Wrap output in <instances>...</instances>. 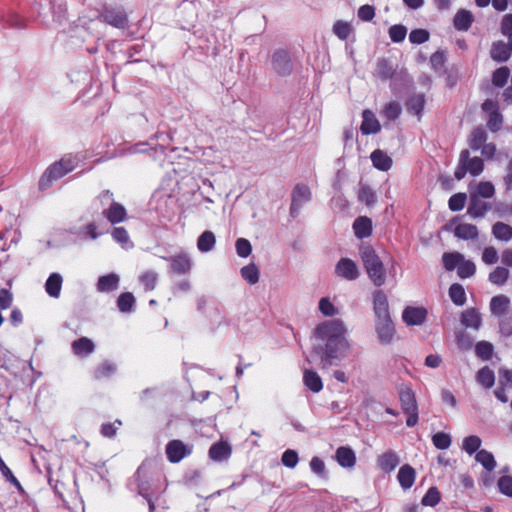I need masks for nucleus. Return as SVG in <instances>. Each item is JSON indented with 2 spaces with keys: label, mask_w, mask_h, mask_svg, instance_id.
<instances>
[{
  "label": "nucleus",
  "mask_w": 512,
  "mask_h": 512,
  "mask_svg": "<svg viewBox=\"0 0 512 512\" xmlns=\"http://www.w3.org/2000/svg\"><path fill=\"white\" fill-rule=\"evenodd\" d=\"M116 371V364L109 360H105L94 369L93 378L96 380L110 378Z\"/></svg>",
  "instance_id": "e433bc0d"
},
{
  "label": "nucleus",
  "mask_w": 512,
  "mask_h": 512,
  "mask_svg": "<svg viewBox=\"0 0 512 512\" xmlns=\"http://www.w3.org/2000/svg\"><path fill=\"white\" fill-rule=\"evenodd\" d=\"M509 278V270L505 267L498 266L489 274V281L497 286H502Z\"/></svg>",
  "instance_id": "09e8293b"
},
{
  "label": "nucleus",
  "mask_w": 512,
  "mask_h": 512,
  "mask_svg": "<svg viewBox=\"0 0 512 512\" xmlns=\"http://www.w3.org/2000/svg\"><path fill=\"white\" fill-rule=\"evenodd\" d=\"M476 381L485 389L492 388L495 384L494 371L488 366L482 367L476 374Z\"/></svg>",
  "instance_id": "4c0bfd02"
},
{
  "label": "nucleus",
  "mask_w": 512,
  "mask_h": 512,
  "mask_svg": "<svg viewBox=\"0 0 512 512\" xmlns=\"http://www.w3.org/2000/svg\"><path fill=\"white\" fill-rule=\"evenodd\" d=\"M0 23L3 27L14 29H24L27 26L26 19L21 17L12 7L1 12Z\"/></svg>",
  "instance_id": "4468645a"
},
{
  "label": "nucleus",
  "mask_w": 512,
  "mask_h": 512,
  "mask_svg": "<svg viewBox=\"0 0 512 512\" xmlns=\"http://www.w3.org/2000/svg\"><path fill=\"white\" fill-rule=\"evenodd\" d=\"M216 244V236L210 231L206 230L200 234L197 239V248L202 253H208L212 251Z\"/></svg>",
  "instance_id": "72a5a7b5"
},
{
  "label": "nucleus",
  "mask_w": 512,
  "mask_h": 512,
  "mask_svg": "<svg viewBox=\"0 0 512 512\" xmlns=\"http://www.w3.org/2000/svg\"><path fill=\"white\" fill-rule=\"evenodd\" d=\"M303 380L305 386L314 393L320 392L323 388L322 379L315 371L305 370Z\"/></svg>",
  "instance_id": "58836bf2"
},
{
  "label": "nucleus",
  "mask_w": 512,
  "mask_h": 512,
  "mask_svg": "<svg viewBox=\"0 0 512 512\" xmlns=\"http://www.w3.org/2000/svg\"><path fill=\"white\" fill-rule=\"evenodd\" d=\"M346 334L343 322L338 319L324 321L316 327L313 353L323 366L335 365L346 357L350 348Z\"/></svg>",
  "instance_id": "f257e3e1"
},
{
  "label": "nucleus",
  "mask_w": 512,
  "mask_h": 512,
  "mask_svg": "<svg viewBox=\"0 0 512 512\" xmlns=\"http://www.w3.org/2000/svg\"><path fill=\"white\" fill-rule=\"evenodd\" d=\"M373 166L380 171H388L392 166V159L380 149L374 150L370 155Z\"/></svg>",
  "instance_id": "7c9ffc66"
},
{
  "label": "nucleus",
  "mask_w": 512,
  "mask_h": 512,
  "mask_svg": "<svg viewBox=\"0 0 512 512\" xmlns=\"http://www.w3.org/2000/svg\"><path fill=\"white\" fill-rule=\"evenodd\" d=\"M311 200V191L307 185L297 184L292 191L290 216L298 217L302 207Z\"/></svg>",
  "instance_id": "423d86ee"
},
{
  "label": "nucleus",
  "mask_w": 512,
  "mask_h": 512,
  "mask_svg": "<svg viewBox=\"0 0 512 512\" xmlns=\"http://www.w3.org/2000/svg\"><path fill=\"white\" fill-rule=\"evenodd\" d=\"M112 238L115 242L119 243L123 248L132 247L127 230L124 227H115L111 232Z\"/></svg>",
  "instance_id": "5fc2aeb1"
},
{
  "label": "nucleus",
  "mask_w": 512,
  "mask_h": 512,
  "mask_svg": "<svg viewBox=\"0 0 512 512\" xmlns=\"http://www.w3.org/2000/svg\"><path fill=\"white\" fill-rule=\"evenodd\" d=\"M476 272V266L474 262L471 260H461L458 268H457V275L461 279H466L472 277Z\"/></svg>",
  "instance_id": "13d9d810"
},
{
  "label": "nucleus",
  "mask_w": 512,
  "mask_h": 512,
  "mask_svg": "<svg viewBox=\"0 0 512 512\" xmlns=\"http://www.w3.org/2000/svg\"><path fill=\"white\" fill-rule=\"evenodd\" d=\"M479 235L478 229L473 224H459L454 229V236L463 240H473Z\"/></svg>",
  "instance_id": "c9c22d12"
},
{
  "label": "nucleus",
  "mask_w": 512,
  "mask_h": 512,
  "mask_svg": "<svg viewBox=\"0 0 512 512\" xmlns=\"http://www.w3.org/2000/svg\"><path fill=\"white\" fill-rule=\"evenodd\" d=\"M395 68L391 61L387 58H380L377 61L375 75L382 81H387L393 78Z\"/></svg>",
  "instance_id": "c756f323"
},
{
  "label": "nucleus",
  "mask_w": 512,
  "mask_h": 512,
  "mask_svg": "<svg viewBox=\"0 0 512 512\" xmlns=\"http://www.w3.org/2000/svg\"><path fill=\"white\" fill-rule=\"evenodd\" d=\"M482 441L476 435H470L464 438L462 449L469 455H473L480 450Z\"/></svg>",
  "instance_id": "864d4df0"
},
{
  "label": "nucleus",
  "mask_w": 512,
  "mask_h": 512,
  "mask_svg": "<svg viewBox=\"0 0 512 512\" xmlns=\"http://www.w3.org/2000/svg\"><path fill=\"white\" fill-rule=\"evenodd\" d=\"M510 76V69L507 66L497 68L492 74V84L497 88H502L507 83Z\"/></svg>",
  "instance_id": "8fccbe9b"
},
{
  "label": "nucleus",
  "mask_w": 512,
  "mask_h": 512,
  "mask_svg": "<svg viewBox=\"0 0 512 512\" xmlns=\"http://www.w3.org/2000/svg\"><path fill=\"white\" fill-rule=\"evenodd\" d=\"M373 311L375 321L392 319L389 311L387 295L383 290H375L373 293Z\"/></svg>",
  "instance_id": "1a4fd4ad"
},
{
  "label": "nucleus",
  "mask_w": 512,
  "mask_h": 512,
  "mask_svg": "<svg viewBox=\"0 0 512 512\" xmlns=\"http://www.w3.org/2000/svg\"><path fill=\"white\" fill-rule=\"evenodd\" d=\"M448 295L456 306H463L466 303L467 297L464 287L459 283L450 285Z\"/></svg>",
  "instance_id": "79ce46f5"
},
{
  "label": "nucleus",
  "mask_w": 512,
  "mask_h": 512,
  "mask_svg": "<svg viewBox=\"0 0 512 512\" xmlns=\"http://www.w3.org/2000/svg\"><path fill=\"white\" fill-rule=\"evenodd\" d=\"M142 475L143 469L142 467H139L134 474L138 494L143 498L156 497V492L154 491L152 484L148 480H144Z\"/></svg>",
  "instance_id": "cd10ccee"
},
{
  "label": "nucleus",
  "mask_w": 512,
  "mask_h": 512,
  "mask_svg": "<svg viewBox=\"0 0 512 512\" xmlns=\"http://www.w3.org/2000/svg\"><path fill=\"white\" fill-rule=\"evenodd\" d=\"M192 453V446L185 444L181 440H171L166 445L167 459L171 463H178Z\"/></svg>",
  "instance_id": "6e6552de"
},
{
  "label": "nucleus",
  "mask_w": 512,
  "mask_h": 512,
  "mask_svg": "<svg viewBox=\"0 0 512 512\" xmlns=\"http://www.w3.org/2000/svg\"><path fill=\"white\" fill-rule=\"evenodd\" d=\"M337 463L343 468H352L356 464V454L349 446H340L335 453Z\"/></svg>",
  "instance_id": "aec40b11"
},
{
  "label": "nucleus",
  "mask_w": 512,
  "mask_h": 512,
  "mask_svg": "<svg viewBox=\"0 0 512 512\" xmlns=\"http://www.w3.org/2000/svg\"><path fill=\"white\" fill-rule=\"evenodd\" d=\"M119 284L120 276L117 273L111 272L98 278L96 290L99 293H111L119 288Z\"/></svg>",
  "instance_id": "a211bd4d"
},
{
  "label": "nucleus",
  "mask_w": 512,
  "mask_h": 512,
  "mask_svg": "<svg viewBox=\"0 0 512 512\" xmlns=\"http://www.w3.org/2000/svg\"><path fill=\"white\" fill-rule=\"evenodd\" d=\"M231 455V447L226 442L214 443L209 449V457L217 462L227 460Z\"/></svg>",
  "instance_id": "c85d7f7f"
},
{
  "label": "nucleus",
  "mask_w": 512,
  "mask_h": 512,
  "mask_svg": "<svg viewBox=\"0 0 512 512\" xmlns=\"http://www.w3.org/2000/svg\"><path fill=\"white\" fill-rule=\"evenodd\" d=\"M441 501V494L437 487L431 486L421 499V504L426 507H435Z\"/></svg>",
  "instance_id": "3c124183"
},
{
  "label": "nucleus",
  "mask_w": 512,
  "mask_h": 512,
  "mask_svg": "<svg viewBox=\"0 0 512 512\" xmlns=\"http://www.w3.org/2000/svg\"><path fill=\"white\" fill-rule=\"evenodd\" d=\"M170 262V270L178 275L189 274L192 269V259L186 252L164 258Z\"/></svg>",
  "instance_id": "9d476101"
},
{
  "label": "nucleus",
  "mask_w": 512,
  "mask_h": 512,
  "mask_svg": "<svg viewBox=\"0 0 512 512\" xmlns=\"http://www.w3.org/2000/svg\"><path fill=\"white\" fill-rule=\"evenodd\" d=\"M375 331L378 341L382 345H389L396 333L395 324L392 319L375 321Z\"/></svg>",
  "instance_id": "f8f14e48"
},
{
  "label": "nucleus",
  "mask_w": 512,
  "mask_h": 512,
  "mask_svg": "<svg viewBox=\"0 0 512 512\" xmlns=\"http://www.w3.org/2000/svg\"><path fill=\"white\" fill-rule=\"evenodd\" d=\"M102 215L111 224L115 225L126 220L127 211L122 204L118 202H112L107 208L103 209Z\"/></svg>",
  "instance_id": "dca6fc26"
},
{
  "label": "nucleus",
  "mask_w": 512,
  "mask_h": 512,
  "mask_svg": "<svg viewBox=\"0 0 512 512\" xmlns=\"http://www.w3.org/2000/svg\"><path fill=\"white\" fill-rule=\"evenodd\" d=\"M475 353L480 359L489 361L493 357L494 346L491 342L485 340L479 341L475 345Z\"/></svg>",
  "instance_id": "a18cd8bd"
},
{
  "label": "nucleus",
  "mask_w": 512,
  "mask_h": 512,
  "mask_svg": "<svg viewBox=\"0 0 512 512\" xmlns=\"http://www.w3.org/2000/svg\"><path fill=\"white\" fill-rule=\"evenodd\" d=\"M503 125V115L500 111H493L491 115L488 116L487 120V128L492 132H498Z\"/></svg>",
  "instance_id": "0e129e2a"
},
{
  "label": "nucleus",
  "mask_w": 512,
  "mask_h": 512,
  "mask_svg": "<svg viewBox=\"0 0 512 512\" xmlns=\"http://www.w3.org/2000/svg\"><path fill=\"white\" fill-rule=\"evenodd\" d=\"M415 479L416 471L411 465L404 464L400 467L397 474V480L403 490L410 489L413 486Z\"/></svg>",
  "instance_id": "5701e85b"
},
{
  "label": "nucleus",
  "mask_w": 512,
  "mask_h": 512,
  "mask_svg": "<svg viewBox=\"0 0 512 512\" xmlns=\"http://www.w3.org/2000/svg\"><path fill=\"white\" fill-rule=\"evenodd\" d=\"M354 234L358 239L369 237L373 231L372 220L367 216H359L353 222Z\"/></svg>",
  "instance_id": "4be33fe9"
},
{
  "label": "nucleus",
  "mask_w": 512,
  "mask_h": 512,
  "mask_svg": "<svg viewBox=\"0 0 512 512\" xmlns=\"http://www.w3.org/2000/svg\"><path fill=\"white\" fill-rule=\"evenodd\" d=\"M158 280V274L154 271H146L139 277L140 283L143 285L145 291H152L155 289Z\"/></svg>",
  "instance_id": "bf43d9fd"
},
{
  "label": "nucleus",
  "mask_w": 512,
  "mask_h": 512,
  "mask_svg": "<svg viewBox=\"0 0 512 512\" xmlns=\"http://www.w3.org/2000/svg\"><path fill=\"white\" fill-rule=\"evenodd\" d=\"M473 22V14L464 8L459 9L453 18V26L457 31H468Z\"/></svg>",
  "instance_id": "b1692460"
},
{
  "label": "nucleus",
  "mask_w": 512,
  "mask_h": 512,
  "mask_svg": "<svg viewBox=\"0 0 512 512\" xmlns=\"http://www.w3.org/2000/svg\"><path fill=\"white\" fill-rule=\"evenodd\" d=\"M467 196L465 193H455L448 200V207L453 212L461 211L466 203Z\"/></svg>",
  "instance_id": "680f3d73"
},
{
  "label": "nucleus",
  "mask_w": 512,
  "mask_h": 512,
  "mask_svg": "<svg viewBox=\"0 0 512 512\" xmlns=\"http://www.w3.org/2000/svg\"><path fill=\"white\" fill-rule=\"evenodd\" d=\"M136 299L131 292L121 293L116 301L117 308L121 313H131L134 309Z\"/></svg>",
  "instance_id": "ea45409f"
},
{
  "label": "nucleus",
  "mask_w": 512,
  "mask_h": 512,
  "mask_svg": "<svg viewBox=\"0 0 512 512\" xmlns=\"http://www.w3.org/2000/svg\"><path fill=\"white\" fill-rule=\"evenodd\" d=\"M63 278L59 273H51L45 282L46 293L53 298L60 296Z\"/></svg>",
  "instance_id": "2f4dec72"
},
{
  "label": "nucleus",
  "mask_w": 512,
  "mask_h": 512,
  "mask_svg": "<svg viewBox=\"0 0 512 512\" xmlns=\"http://www.w3.org/2000/svg\"><path fill=\"white\" fill-rule=\"evenodd\" d=\"M487 140V133L484 130L483 127L478 126L473 129L471 132L470 140H469V146L472 150L477 151L479 150L482 145L485 144Z\"/></svg>",
  "instance_id": "c03bdc74"
},
{
  "label": "nucleus",
  "mask_w": 512,
  "mask_h": 512,
  "mask_svg": "<svg viewBox=\"0 0 512 512\" xmlns=\"http://www.w3.org/2000/svg\"><path fill=\"white\" fill-rule=\"evenodd\" d=\"M510 300L505 295H497L492 297L490 301V310L493 315L502 316L509 308Z\"/></svg>",
  "instance_id": "f704fd0d"
},
{
  "label": "nucleus",
  "mask_w": 512,
  "mask_h": 512,
  "mask_svg": "<svg viewBox=\"0 0 512 512\" xmlns=\"http://www.w3.org/2000/svg\"><path fill=\"white\" fill-rule=\"evenodd\" d=\"M461 323L465 328L479 330L482 325L480 312L476 308H469L462 312Z\"/></svg>",
  "instance_id": "a878e982"
},
{
  "label": "nucleus",
  "mask_w": 512,
  "mask_h": 512,
  "mask_svg": "<svg viewBox=\"0 0 512 512\" xmlns=\"http://www.w3.org/2000/svg\"><path fill=\"white\" fill-rule=\"evenodd\" d=\"M463 255L459 252H445L442 256L443 266L447 271H452L458 268Z\"/></svg>",
  "instance_id": "de8ad7c7"
},
{
  "label": "nucleus",
  "mask_w": 512,
  "mask_h": 512,
  "mask_svg": "<svg viewBox=\"0 0 512 512\" xmlns=\"http://www.w3.org/2000/svg\"><path fill=\"white\" fill-rule=\"evenodd\" d=\"M475 460L481 464L487 472L493 471L497 465L494 455L485 449H481L476 453Z\"/></svg>",
  "instance_id": "a19ab883"
},
{
  "label": "nucleus",
  "mask_w": 512,
  "mask_h": 512,
  "mask_svg": "<svg viewBox=\"0 0 512 512\" xmlns=\"http://www.w3.org/2000/svg\"><path fill=\"white\" fill-rule=\"evenodd\" d=\"M492 234L497 240L508 242L512 239V226L504 222H496L492 226Z\"/></svg>",
  "instance_id": "37998d69"
},
{
  "label": "nucleus",
  "mask_w": 512,
  "mask_h": 512,
  "mask_svg": "<svg viewBox=\"0 0 512 512\" xmlns=\"http://www.w3.org/2000/svg\"><path fill=\"white\" fill-rule=\"evenodd\" d=\"M365 271L376 287H381L386 282V269L375 249L371 245L362 244L359 249Z\"/></svg>",
  "instance_id": "f03ea898"
},
{
  "label": "nucleus",
  "mask_w": 512,
  "mask_h": 512,
  "mask_svg": "<svg viewBox=\"0 0 512 512\" xmlns=\"http://www.w3.org/2000/svg\"><path fill=\"white\" fill-rule=\"evenodd\" d=\"M352 32V26L349 22L337 20L333 25V33L340 39L346 40Z\"/></svg>",
  "instance_id": "6e6d98bb"
},
{
  "label": "nucleus",
  "mask_w": 512,
  "mask_h": 512,
  "mask_svg": "<svg viewBox=\"0 0 512 512\" xmlns=\"http://www.w3.org/2000/svg\"><path fill=\"white\" fill-rule=\"evenodd\" d=\"M389 37L394 43H401L407 35V28L402 24L392 25L388 30Z\"/></svg>",
  "instance_id": "052dcab7"
},
{
  "label": "nucleus",
  "mask_w": 512,
  "mask_h": 512,
  "mask_svg": "<svg viewBox=\"0 0 512 512\" xmlns=\"http://www.w3.org/2000/svg\"><path fill=\"white\" fill-rule=\"evenodd\" d=\"M425 102L424 94H414L410 96L406 102L408 112L416 115L420 119L424 111Z\"/></svg>",
  "instance_id": "473e14b6"
},
{
  "label": "nucleus",
  "mask_w": 512,
  "mask_h": 512,
  "mask_svg": "<svg viewBox=\"0 0 512 512\" xmlns=\"http://www.w3.org/2000/svg\"><path fill=\"white\" fill-rule=\"evenodd\" d=\"M62 164L59 161L51 164L39 179V189L46 190L52 186V183L65 176Z\"/></svg>",
  "instance_id": "9b49d317"
},
{
  "label": "nucleus",
  "mask_w": 512,
  "mask_h": 512,
  "mask_svg": "<svg viewBox=\"0 0 512 512\" xmlns=\"http://www.w3.org/2000/svg\"><path fill=\"white\" fill-rule=\"evenodd\" d=\"M484 170V162L479 157L470 158V153L467 149L462 150L459 156L458 165L454 172V177L458 181L462 180L466 173L469 172L472 176H479Z\"/></svg>",
  "instance_id": "20e7f679"
},
{
  "label": "nucleus",
  "mask_w": 512,
  "mask_h": 512,
  "mask_svg": "<svg viewBox=\"0 0 512 512\" xmlns=\"http://www.w3.org/2000/svg\"><path fill=\"white\" fill-rule=\"evenodd\" d=\"M402 107L397 101H390L383 110L382 115L389 121H395L401 115Z\"/></svg>",
  "instance_id": "603ef678"
},
{
  "label": "nucleus",
  "mask_w": 512,
  "mask_h": 512,
  "mask_svg": "<svg viewBox=\"0 0 512 512\" xmlns=\"http://www.w3.org/2000/svg\"><path fill=\"white\" fill-rule=\"evenodd\" d=\"M271 64L279 76H289L293 71L290 54L284 49H278L273 53Z\"/></svg>",
  "instance_id": "0eeeda50"
},
{
  "label": "nucleus",
  "mask_w": 512,
  "mask_h": 512,
  "mask_svg": "<svg viewBox=\"0 0 512 512\" xmlns=\"http://www.w3.org/2000/svg\"><path fill=\"white\" fill-rule=\"evenodd\" d=\"M236 253L241 258L248 257L252 252V245L246 238H238L235 243Z\"/></svg>",
  "instance_id": "338daca9"
},
{
  "label": "nucleus",
  "mask_w": 512,
  "mask_h": 512,
  "mask_svg": "<svg viewBox=\"0 0 512 512\" xmlns=\"http://www.w3.org/2000/svg\"><path fill=\"white\" fill-rule=\"evenodd\" d=\"M433 445L439 450H446L451 446V436L445 432H437L432 437Z\"/></svg>",
  "instance_id": "e2e57ef3"
},
{
  "label": "nucleus",
  "mask_w": 512,
  "mask_h": 512,
  "mask_svg": "<svg viewBox=\"0 0 512 512\" xmlns=\"http://www.w3.org/2000/svg\"><path fill=\"white\" fill-rule=\"evenodd\" d=\"M430 63L432 68L436 72H442L445 68L446 55L444 51L438 50L434 52L430 57Z\"/></svg>",
  "instance_id": "69168bd1"
},
{
  "label": "nucleus",
  "mask_w": 512,
  "mask_h": 512,
  "mask_svg": "<svg viewBox=\"0 0 512 512\" xmlns=\"http://www.w3.org/2000/svg\"><path fill=\"white\" fill-rule=\"evenodd\" d=\"M399 400L403 413L407 415L406 425L414 427L419 419L415 393L410 388H403L399 392Z\"/></svg>",
  "instance_id": "39448f33"
},
{
  "label": "nucleus",
  "mask_w": 512,
  "mask_h": 512,
  "mask_svg": "<svg viewBox=\"0 0 512 512\" xmlns=\"http://www.w3.org/2000/svg\"><path fill=\"white\" fill-rule=\"evenodd\" d=\"M492 206L490 203L482 201L474 193L470 194V201L467 208V215L472 218H482L486 213L491 210Z\"/></svg>",
  "instance_id": "f3484780"
},
{
  "label": "nucleus",
  "mask_w": 512,
  "mask_h": 512,
  "mask_svg": "<svg viewBox=\"0 0 512 512\" xmlns=\"http://www.w3.org/2000/svg\"><path fill=\"white\" fill-rule=\"evenodd\" d=\"M511 51L512 49L508 44L503 41H496L492 44L490 56L494 61L504 63L509 60Z\"/></svg>",
  "instance_id": "bb28decb"
},
{
  "label": "nucleus",
  "mask_w": 512,
  "mask_h": 512,
  "mask_svg": "<svg viewBox=\"0 0 512 512\" xmlns=\"http://www.w3.org/2000/svg\"><path fill=\"white\" fill-rule=\"evenodd\" d=\"M97 19L117 29H125L129 22L124 7L112 4H104L97 15Z\"/></svg>",
  "instance_id": "7ed1b4c3"
},
{
  "label": "nucleus",
  "mask_w": 512,
  "mask_h": 512,
  "mask_svg": "<svg viewBox=\"0 0 512 512\" xmlns=\"http://www.w3.org/2000/svg\"><path fill=\"white\" fill-rule=\"evenodd\" d=\"M427 309L424 307L407 306L402 312V319L408 326H418L425 322Z\"/></svg>",
  "instance_id": "2eb2a0df"
},
{
  "label": "nucleus",
  "mask_w": 512,
  "mask_h": 512,
  "mask_svg": "<svg viewBox=\"0 0 512 512\" xmlns=\"http://www.w3.org/2000/svg\"><path fill=\"white\" fill-rule=\"evenodd\" d=\"M498 490L501 494L512 497V477L501 476L497 482Z\"/></svg>",
  "instance_id": "774afa93"
},
{
  "label": "nucleus",
  "mask_w": 512,
  "mask_h": 512,
  "mask_svg": "<svg viewBox=\"0 0 512 512\" xmlns=\"http://www.w3.org/2000/svg\"><path fill=\"white\" fill-rule=\"evenodd\" d=\"M360 130L363 135L376 134L381 130V125L378 119L369 109H365L362 112V123Z\"/></svg>",
  "instance_id": "6ab92c4d"
},
{
  "label": "nucleus",
  "mask_w": 512,
  "mask_h": 512,
  "mask_svg": "<svg viewBox=\"0 0 512 512\" xmlns=\"http://www.w3.org/2000/svg\"><path fill=\"white\" fill-rule=\"evenodd\" d=\"M358 199L365 203L368 207H371L376 203L377 197L370 186L363 185L359 190Z\"/></svg>",
  "instance_id": "4d7b16f0"
},
{
  "label": "nucleus",
  "mask_w": 512,
  "mask_h": 512,
  "mask_svg": "<svg viewBox=\"0 0 512 512\" xmlns=\"http://www.w3.org/2000/svg\"><path fill=\"white\" fill-rule=\"evenodd\" d=\"M400 463L399 455L392 450L386 451L377 458L378 467L386 472H392Z\"/></svg>",
  "instance_id": "412c9836"
},
{
  "label": "nucleus",
  "mask_w": 512,
  "mask_h": 512,
  "mask_svg": "<svg viewBox=\"0 0 512 512\" xmlns=\"http://www.w3.org/2000/svg\"><path fill=\"white\" fill-rule=\"evenodd\" d=\"M73 353L78 357H87L95 350L94 342L87 337H80L71 344Z\"/></svg>",
  "instance_id": "393cba45"
},
{
  "label": "nucleus",
  "mask_w": 512,
  "mask_h": 512,
  "mask_svg": "<svg viewBox=\"0 0 512 512\" xmlns=\"http://www.w3.org/2000/svg\"><path fill=\"white\" fill-rule=\"evenodd\" d=\"M335 273L348 281L356 280L359 277V269L350 258H341L335 266Z\"/></svg>",
  "instance_id": "ddd939ff"
},
{
  "label": "nucleus",
  "mask_w": 512,
  "mask_h": 512,
  "mask_svg": "<svg viewBox=\"0 0 512 512\" xmlns=\"http://www.w3.org/2000/svg\"><path fill=\"white\" fill-rule=\"evenodd\" d=\"M242 278L250 285H254L259 281V269L254 263H250L240 270Z\"/></svg>",
  "instance_id": "49530a36"
}]
</instances>
